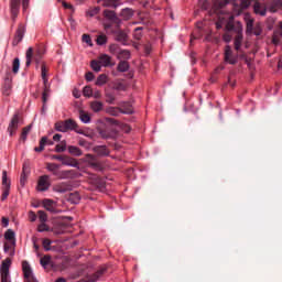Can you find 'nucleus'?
I'll use <instances>...</instances> for the list:
<instances>
[{"label": "nucleus", "mask_w": 282, "mask_h": 282, "mask_svg": "<svg viewBox=\"0 0 282 282\" xmlns=\"http://www.w3.org/2000/svg\"><path fill=\"white\" fill-rule=\"evenodd\" d=\"M223 39H224L225 43H230V41H232V36L230 34H228V33L225 34L223 36Z\"/></svg>", "instance_id": "bf43d9fd"}, {"label": "nucleus", "mask_w": 282, "mask_h": 282, "mask_svg": "<svg viewBox=\"0 0 282 282\" xmlns=\"http://www.w3.org/2000/svg\"><path fill=\"white\" fill-rule=\"evenodd\" d=\"M243 20L246 22V25H247V33L248 34H253L256 36H261V32H262V29H261V25L257 24L256 28H254V19L252 18V15L250 13H245L243 14Z\"/></svg>", "instance_id": "f03ea898"}, {"label": "nucleus", "mask_w": 282, "mask_h": 282, "mask_svg": "<svg viewBox=\"0 0 282 282\" xmlns=\"http://www.w3.org/2000/svg\"><path fill=\"white\" fill-rule=\"evenodd\" d=\"M251 3H252V0H240V8L242 10H246V8H250Z\"/></svg>", "instance_id": "09e8293b"}, {"label": "nucleus", "mask_w": 282, "mask_h": 282, "mask_svg": "<svg viewBox=\"0 0 282 282\" xmlns=\"http://www.w3.org/2000/svg\"><path fill=\"white\" fill-rule=\"evenodd\" d=\"M235 15L230 13H224L218 17V21L216 22L217 30H221L225 25V30L227 32H230L231 30H235Z\"/></svg>", "instance_id": "f257e3e1"}, {"label": "nucleus", "mask_w": 282, "mask_h": 282, "mask_svg": "<svg viewBox=\"0 0 282 282\" xmlns=\"http://www.w3.org/2000/svg\"><path fill=\"white\" fill-rule=\"evenodd\" d=\"M46 145H47V137H43L40 140V147L39 148H34V151H36V153H41V151L45 150Z\"/></svg>", "instance_id": "a878e982"}, {"label": "nucleus", "mask_w": 282, "mask_h": 282, "mask_svg": "<svg viewBox=\"0 0 282 282\" xmlns=\"http://www.w3.org/2000/svg\"><path fill=\"white\" fill-rule=\"evenodd\" d=\"M59 166L56 163H47L46 170L50 171V173H53L56 177H59L62 180L63 174L58 171Z\"/></svg>", "instance_id": "f8f14e48"}, {"label": "nucleus", "mask_w": 282, "mask_h": 282, "mask_svg": "<svg viewBox=\"0 0 282 282\" xmlns=\"http://www.w3.org/2000/svg\"><path fill=\"white\" fill-rule=\"evenodd\" d=\"M41 70H42V80L44 83L43 94H51L52 90L50 89V83L47 80V68L45 67V65L42 66Z\"/></svg>", "instance_id": "9d476101"}, {"label": "nucleus", "mask_w": 282, "mask_h": 282, "mask_svg": "<svg viewBox=\"0 0 282 282\" xmlns=\"http://www.w3.org/2000/svg\"><path fill=\"white\" fill-rule=\"evenodd\" d=\"M48 98H50V93H43L42 94L43 110H45V104L47 102Z\"/></svg>", "instance_id": "864d4df0"}, {"label": "nucleus", "mask_w": 282, "mask_h": 282, "mask_svg": "<svg viewBox=\"0 0 282 282\" xmlns=\"http://www.w3.org/2000/svg\"><path fill=\"white\" fill-rule=\"evenodd\" d=\"M50 186H51L50 176L48 175L40 176L37 181L36 191H39L40 193H45V191H50Z\"/></svg>", "instance_id": "39448f33"}, {"label": "nucleus", "mask_w": 282, "mask_h": 282, "mask_svg": "<svg viewBox=\"0 0 282 282\" xmlns=\"http://www.w3.org/2000/svg\"><path fill=\"white\" fill-rule=\"evenodd\" d=\"M9 195H10V187H4L2 193V202H4V199H8Z\"/></svg>", "instance_id": "5fc2aeb1"}, {"label": "nucleus", "mask_w": 282, "mask_h": 282, "mask_svg": "<svg viewBox=\"0 0 282 282\" xmlns=\"http://www.w3.org/2000/svg\"><path fill=\"white\" fill-rule=\"evenodd\" d=\"M10 91H12V82L8 79L4 85V94L10 96Z\"/></svg>", "instance_id": "a19ab883"}, {"label": "nucleus", "mask_w": 282, "mask_h": 282, "mask_svg": "<svg viewBox=\"0 0 282 282\" xmlns=\"http://www.w3.org/2000/svg\"><path fill=\"white\" fill-rule=\"evenodd\" d=\"M281 9H282V0H278L269 7V12H279V10Z\"/></svg>", "instance_id": "412c9836"}, {"label": "nucleus", "mask_w": 282, "mask_h": 282, "mask_svg": "<svg viewBox=\"0 0 282 282\" xmlns=\"http://www.w3.org/2000/svg\"><path fill=\"white\" fill-rule=\"evenodd\" d=\"M73 95L75 98H80V93L78 90H74Z\"/></svg>", "instance_id": "338daca9"}, {"label": "nucleus", "mask_w": 282, "mask_h": 282, "mask_svg": "<svg viewBox=\"0 0 282 282\" xmlns=\"http://www.w3.org/2000/svg\"><path fill=\"white\" fill-rule=\"evenodd\" d=\"M118 58H123V61H129V58H131V53L127 50L120 51Z\"/></svg>", "instance_id": "e433bc0d"}, {"label": "nucleus", "mask_w": 282, "mask_h": 282, "mask_svg": "<svg viewBox=\"0 0 282 282\" xmlns=\"http://www.w3.org/2000/svg\"><path fill=\"white\" fill-rule=\"evenodd\" d=\"M97 152L99 155H109V150H107V147L105 145L97 148Z\"/></svg>", "instance_id": "49530a36"}, {"label": "nucleus", "mask_w": 282, "mask_h": 282, "mask_svg": "<svg viewBox=\"0 0 282 282\" xmlns=\"http://www.w3.org/2000/svg\"><path fill=\"white\" fill-rule=\"evenodd\" d=\"M10 224V220L8 218H2V225L4 226V228H8Z\"/></svg>", "instance_id": "680f3d73"}, {"label": "nucleus", "mask_w": 282, "mask_h": 282, "mask_svg": "<svg viewBox=\"0 0 282 282\" xmlns=\"http://www.w3.org/2000/svg\"><path fill=\"white\" fill-rule=\"evenodd\" d=\"M90 66H91V69H93L94 72H100V70L102 69V66H101L99 59H98V61H93V62L90 63Z\"/></svg>", "instance_id": "f704fd0d"}, {"label": "nucleus", "mask_w": 282, "mask_h": 282, "mask_svg": "<svg viewBox=\"0 0 282 282\" xmlns=\"http://www.w3.org/2000/svg\"><path fill=\"white\" fill-rule=\"evenodd\" d=\"M30 131H32V126L23 128L21 139L24 141L28 140V133H30Z\"/></svg>", "instance_id": "ea45409f"}, {"label": "nucleus", "mask_w": 282, "mask_h": 282, "mask_svg": "<svg viewBox=\"0 0 282 282\" xmlns=\"http://www.w3.org/2000/svg\"><path fill=\"white\" fill-rule=\"evenodd\" d=\"M55 282H67L64 278H58Z\"/></svg>", "instance_id": "774afa93"}, {"label": "nucleus", "mask_w": 282, "mask_h": 282, "mask_svg": "<svg viewBox=\"0 0 282 282\" xmlns=\"http://www.w3.org/2000/svg\"><path fill=\"white\" fill-rule=\"evenodd\" d=\"M66 124V130L67 131H75V129H77L78 124L76 123V121L68 119L64 121Z\"/></svg>", "instance_id": "5701e85b"}, {"label": "nucleus", "mask_w": 282, "mask_h": 282, "mask_svg": "<svg viewBox=\"0 0 282 282\" xmlns=\"http://www.w3.org/2000/svg\"><path fill=\"white\" fill-rule=\"evenodd\" d=\"M78 144L79 147H84V149H89V142L85 140H79Z\"/></svg>", "instance_id": "4d7b16f0"}, {"label": "nucleus", "mask_w": 282, "mask_h": 282, "mask_svg": "<svg viewBox=\"0 0 282 282\" xmlns=\"http://www.w3.org/2000/svg\"><path fill=\"white\" fill-rule=\"evenodd\" d=\"M63 165L64 166H73V169H76V166H78V161H76L75 159H72V158L64 159Z\"/></svg>", "instance_id": "b1692460"}, {"label": "nucleus", "mask_w": 282, "mask_h": 282, "mask_svg": "<svg viewBox=\"0 0 282 282\" xmlns=\"http://www.w3.org/2000/svg\"><path fill=\"white\" fill-rule=\"evenodd\" d=\"M118 4H116V1L113 0H105L104 1V8H117Z\"/></svg>", "instance_id": "de8ad7c7"}, {"label": "nucleus", "mask_w": 282, "mask_h": 282, "mask_svg": "<svg viewBox=\"0 0 282 282\" xmlns=\"http://www.w3.org/2000/svg\"><path fill=\"white\" fill-rule=\"evenodd\" d=\"M275 19L274 18H268L267 20V25L269 30H272L274 28V23H275Z\"/></svg>", "instance_id": "3c124183"}, {"label": "nucleus", "mask_w": 282, "mask_h": 282, "mask_svg": "<svg viewBox=\"0 0 282 282\" xmlns=\"http://www.w3.org/2000/svg\"><path fill=\"white\" fill-rule=\"evenodd\" d=\"M68 153H70V155H74L75 158H80V155H83V150H80V148L78 147L69 145Z\"/></svg>", "instance_id": "f3484780"}, {"label": "nucleus", "mask_w": 282, "mask_h": 282, "mask_svg": "<svg viewBox=\"0 0 282 282\" xmlns=\"http://www.w3.org/2000/svg\"><path fill=\"white\" fill-rule=\"evenodd\" d=\"M107 44V35L101 34L97 37V45H106Z\"/></svg>", "instance_id": "a18cd8bd"}, {"label": "nucleus", "mask_w": 282, "mask_h": 282, "mask_svg": "<svg viewBox=\"0 0 282 282\" xmlns=\"http://www.w3.org/2000/svg\"><path fill=\"white\" fill-rule=\"evenodd\" d=\"M238 56L232 54V48H230V45H227L225 48V61L229 63V65L237 64Z\"/></svg>", "instance_id": "6e6552de"}, {"label": "nucleus", "mask_w": 282, "mask_h": 282, "mask_svg": "<svg viewBox=\"0 0 282 282\" xmlns=\"http://www.w3.org/2000/svg\"><path fill=\"white\" fill-rule=\"evenodd\" d=\"M42 206L45 208V210H48V213L58 214L61 210L57 209L58 203H56L53 199L45 198L42 200Z\"/></svg>", "instance_id": "423d86ee"}, {"label": "nucleus", "mask_w": 282, "mask_h": 282, "mask_svg": "<svg viewBox=\"0 0 282 282\" xmlns=\"http://www.w3.org/2000/svg\"><path fill=\"white\" fill-rule=\"evenodd\" d=\"M101 94L99 93V90H96L95 93H93V98H101Z\"/></svg>", "instance_id": "69168bd1"}, {"label": "nucleus", "mask_w": 282, "mask_h": 282, "mask_svg": "<svg viewBox=\"0 0 282 282\" xmlns=\"http://www.w3.org/2000/svg\"><path fill=\"white\" fill-rule=\"evenodd\" d=\"M37 215L41 224H45V221H47V214L45 212L39 210Z\"/></svg>", "instance_id": "79ce46f5"}, {"label": "nucleus", "mask_w": 282, "mask_h": 282, "mask_svg": "<svg viewBox=\"0 0 282 282\" xmlns=\"http://www.w3.org/2000/svg\"><path fill=\"white\" fill-rule=\"evenodd\" d=\"M14 237L15 234L12 229H8L4 234V239H7V241H14Z\"/></svg>", "instance_id": "c9c22d12"}, {"label": "nucleus", "mask_w": 282, "mask_h": 282, "mask_svg": "<svg viewBox=\"0 0 282 282\" xmlns=\"http://www.w3.org/2000/svg\"><path fill=\"white\" fill-rule=\"evenodd\" d=\"M63 138V135L62 134H58V133H56L55 135H53V140H54V142H61V139Z\"/></svg>", "instance_id": "052dcab7"}, {"label": "nucleus", "mask_w": 282, "mask_h": 282, "mask_svg": "<svg viewBox=\"0 0 282 282\" xmlns=\"http://www.w3.org/2000/svg\"><path fill=\"white\" fill-rule=\"evenodd\" d=\"M55 131H59L61 133H67V126H66L65 121L56 122Z\"/></svg>", "instance_id": "aec40b11"}, {"label": "nucleus", "mask_w": 282, "mask_h": 282, "mask_svg": "<svg viewBox=\"0 0 282 282\" xmlns=\"http://www.w3.org/2000/svg\"><path fill=\"white\" fill-rule=\"evenodd\" d=\"M42 246L44 248V250H46V252H50V250H52V242L50 239H44L42 242Z\"/></svg>", "instance_id": "c03bdc74"}, {"label": "nucleus", "mask_w": 282, "mask_h": 282, "mask_svg": "<svg viewBox=\"0 0 282 282\" xmlns=\"http://www.w3.org/2000/svg\"><path fill=\"white\" fill-rule=\"evenodd\" d=\"M22 272L24 274V282H39L34 276L32 267H30V263L28 261L22 262Z\"/></svg>", "instance_id": "20e7f679"}, {"label": "nucleus", "mask_w": 282, "mask_h": 282, "mask_svg": "<svg viewBox=\"0 0 282 282\" xmlns=\"http://www.w3.org/2000/svg\"><path fill=\"white\" fill-rule=\"evenodd\" d=\"M141 31H142V28H137V29L134 30V39H137V41H140V40L142 39V33H141Z\"/></svg>", "instance_id": "603ef678"}, {"label": "nucleus", "mask_w": 282, "mask_h": 282, "mask_svg": "<svg viewBox=\"0 0 282 282\" xmlns=\"http://www.w3.org/2000/svg\"><path fill=\"white\" fill-rule=\"evenodd\" d=\"M107 113H109V116H120V113L130 115L133 113V109L128 108L127 110H122L118 107H109L107 108Z\"/></svg>", "instance_id": "1a4fd4ad"}, {"label": "nucleus", "mask_w": 282, "mask_h": 282, "mask_svg": "<svg viewBox=\"0 0 282 282\" xmlns=\"http://www.w3.org/2000/svg\"><path fill=\"white\" fill-rule=\"evenodd\" d=\"M108 80L109 77L106 74H101L97 77L95 85H97L98 87H102V85H107Z\"/></svg>", "instance_id": "a211bd4d"}, {"label": "nucleus", "mask_w": 282, "mask_h": 282, "mask_svg": "<svg viewBox=\"0 0 282 282\" xmlns=\"http://www.w3.org/2000/svg\"><path fill=\"white\" fill-rule=\"evenodd\" d=\"M52 261V257L50 256H44L43 258H41L40 263L41 265H43L44 268H47L48 263H51Z\"/></svg>", "instance_id": "58836bf2"}, {"label": "nucleus", "mask_w": 282, "mask_h": 282, "mask_svg": "<svg viewBox=\"0 0 282 282\" xmlns=\"http://www.w3.org/2000/svg\"><path fill=\"white\" fill-rule=\"evenodd\" d=\"M118 72H129V62L121 61L117 67Z\"/></svg>", "instance_id": "c85d7f7f"}, {"label": "nucleus", "mask_w": 282, "mask_h": 282, "mask_svg": "<svg viewBox=\"0 0 282 282\" xmlns=\"http://www.w3.org/2000/svg\"><path fill=\"white\" fill-rule=\"evenodd\" d=\"M47 230H50V227L47 226V224L42 223L41 225H39L37 227V231L39 232H47Z\"/></svg>", "instance_id": "8fccbe9b"}, {"label": "nucleus", "mask_w": 282, "mask_h": 282, "mask_svg": "<svg viewBox=\"0 0 282 282\" xmlns=\"http://www.w3.org/2000/svg\"><path fill=\"white\" fill-rule=\"evenodd\" d=\"M99 63L101 65V67H112V63H111V56L107 55V54H102L99 56Z\"/></svg>", "instance_id": "4468645a"}, {"label": "nucleus", "mask_w": 282, "mask_h": 282, "mask_svg": "<svg viewBox=\"0 0 282 282\" xmlns=\"http://www.w3.org/2000/svg\"><path fill=\"white\" fill-rule=\"evenodd\" d=\"M24 34H25V29L23 26H20L17 30L15 37L13 40V45H19L21 41H23Z\"/></svg>", "instance_id": "2eb2a0df"}, {"label": "nucleus", "mask_w": 282, "mask_h": 282, "mask_svg": "<svg viewBox=\"0 0 282 282\" xmlns=\"http://www.w3.org/2000/svg\"><path fill=\"white\" fill-rule=\"evenodd\" d=\"M104 104L102 101H93L90 102V109L95 111V113H98L99 111H102Z\"/></svg>", "instance_id": "6ab92c4d"}, {"label": "nucleus", "mask_w": 282, "mask_h": 282, "mask_svg": "<svg viewBox=\"0 0 282 282\" xmlns=\"http://www.w3.org/2000/svg\"><path fill=\"white\" fill-rule=\"evenodd\" d=\"M104 17L108 19L109 21H116V12L111 10H105Z\"/></svg>", "instance_id": "c756f323"}, {"label": "nucleus", "mask_w": 282, "mask_h": 282, "mask_svg": "<svg viewBox=\"0 0 282 282\" xmlns=\"http://www.w3.org/2000/svg\"><path fill=\"white\" fill-rule=\"evenodd\" d=\"M82 41L84 43H87V45H89V47H94V43H91V36H89V34H84L82 36Z\"/></svg>", "instance_id": "37998d69"}, {"label": "nucleus", "mask_w": 282, "mask_h": 282, "mask_svg": "<svg viewBox=\"0 0 282 282\" xmlns=\"http://www.w3.org/2000/svg\"><path fill=\"white\" fill-rule=\"evenodd\" d=\"M66 149H67V142L66 141H62V142H59V144H57L55 147V151L57 153H63V151H66Z\"/></svg>", "instance_id": "72a5a7b5"}, {"label": "nucleus", "mask_w": 282, "mask_h": 282, "mask_svg": "<svg viewBox=\"0 0 282 282\" xmlns=\"http://www.w3.org/2000/svg\"><path fill=\"white\" fill-rule=\"evenodd\" d=\"M2 186H4V188H10V180L8 178L7 171L2 172Z\"/></svg>", "instance_id": "7c9ffc66"}, {"label": "nucleus", "mask_w": 282, "mask_h": 282, "mask_svg": "<svg viewBox=\"0 0 282 282\" xmlns=\"http://www.w3.org/2000/svg\"><path fill=\"white\" fill-rule=\"evenodd\" d=\"M29 218H30V221H36V214L34 212H30L29 213Z\"/></svg>", "instance_id": "13d9d810"}, {"label": "nucleus", "mask_w": 282, "mask_h": 282, "mask_svg": "<svg viewBox=\"0 0 282 282\" xmlns=\"http://www.w3.org/2000/svg\"><path fill=\"white\" fill-rule=\"evenodd\" d=\"M120 17H122V19H124V21H129V19H131L133 17V10L131 9H123L120 13Z\"/></svg>", "instance_id": "4be33fe9"}, {"label": "nucleus", "mask_w": 282, "mask_h": 282, "mask_svg": "<svg viewBox=\"0 0 282 282\" xmlns=\"http://www.w3.org/2000/svg\"><path fill=\"white\" fill-rule=\"evenodd\" d=\"M242 41L243 35L241 33H238V35L235 37V50L239 51L241 48Z\"/></svg>", "instance_id": "cd10ccee"}, {"label": "nucleus", "mask_w": 282, "mask_h": 282, "mask_svg": "<svg viewBox=\"0 0 282 282\" xmlns=\"http://www.w3.org/2000/svg\"><path fill=\"white\" fill-rule=\"evenodd\" d=\"M79 120H82L84 122V124H89V122H91V117L89 116V113H87L85 111H80Z\"/></svg>", "instance_id": "393cba45"}, {"label": "nucleus", "mask_w": 282, "mask_h": 282, "mask_svg": "<svg viewBox=\"0 0 282 282\" xmlns=\"http://www.w3.org/2000/svg\"><path fill=\"white\" fill-rule=\"evenodd\" d=\"M62 4H63V8H66V9H68V10H72V8H74V7H72V4H68V3L65 2V1H62Z\"/></svg>", "instance_id": "0e129e2a"}, {"label": "nucleus", "mask_w": 282, "mask_h": 282, "mask_svg": "<svg viewBox=\"0 0 282 282\" xmlns=\"http://www.w3.org/2000/svg\"><path fill=\"white\" fill-rule=\"evenodd\" d=\"M253 12L254 14H259L260 17H265L268 9L265 8V4H261L260 2H254Z\"/></svg>", "instance_id": "9b49d317"}, {"label": "nucleus", "mask_w": 282, "mask_h": 282, "mask_svg": "<svg viewBox=\"0 0 282 282\" xmlns=\"http://www.w3.org/2000/svg\"><path fill=\"white\" fill-rule=\"evenodd\" d=\"M21 68V61L19 57H15L12 62V72L13 74H19V69Z\"/></svg>", "instance_id": "bb28decb"}, {"label": "nucleus", "mask_w": 282, "mask_h": 282, "mask_svg": "<svg viewBox=\"0 0 282 282\" xmlns=\"http://www.w3.org/2000/svg\"><path fill=\"white\" fill-rule=\"evenodd\" d=\"M10 265H12V260L7 258L0 267L1 282H12L10 280Z\"/></svg>", "instance_id": "7ed1b4c3"}, {"label": "nucleus", "mask_w": 282, "mask_h": 282, "mask_svg": "<svg viewBox=\"0 0 282 282\" xmlns=\"http://www.w3.org/2000/svg\"><path fill=\"white\" fill-rule=\"evenodd\" d=\"M85 78L86 80H88V83H91V80H94V73L91 72L86 73Z\"/></svg>", "instance_id": "6e6d98bb"}, {"label": "nucleus", "mask_w": 282, "mask_h": 282, "mask_svg": "<svg viewBox=\"0 0 282 282\" xmlns=\"http://www.w3.org/2000/svg\"><path fill=\"white\" fill-rule=\"evenodd\" d=\"M282 36V22H279V29L273 32L272 43L279 45Z\"/></svg>", "instance_id": "ddd939ff"}, {"label": "nucleus", "mask_w": 282, "mask_h": 282, "mask_svg": "<svg viewBox=\"0 0 282 282\" xmlns=\"http://www.w3.org/2000/svg\"><path fill=\"white\" fill-rule=\"evenodd\" d=\"M53 191L55 193H67V191H70V186L67 183H59L53 187Z\"/></svg>", "instance_id": "dca6fc26"}, {"label": "nucleus", "mask_w": 282, "mask_h": 282, "mask_svg": "<svg viewBox=\"0 0 282 282\" xmlns=\"http://www.w3.org/2000/svg\"><path fill=\"white\" fill-rule=\"evenodd\" d=\"M83 95L86 98H91L94 96V89H91V86H85L83 89Z\"/></svg>", "instance_id": "2f4dec72"}, {"label": "nucleus", "mask_w": 282, "mask_h": 282, "mask_svg": "<svg viewBox=\"0 0 282 282\" xmlns=\"http://www.w3.org/2000/svg\"><path fill=\"white\" fill-rule=\"evenodd\" d=\"M19 122H20V118H19V113L13 115L9 127H8V133L9 135H14V133H17V130L19 129Z\"/></svg>", "instance_id": "0eeeda50"}, {"label": "nucleus", "mask_w": 282, "mask_h": 282, "mask_svg": "<svg viewBox=\"0 0 282 282\" xmlns=\"http://www.w3.org/2000/svg\"><path fill=\"white\" fill-rule=\"evenodd\" d=\"M98 12H100V7H95V8L88 9L86 14L87 17H96Z\"/></svg>", "instance_id": "4c0bfd02"}, {"label": "nucleus", "mask_w": 282, "mask_h": 282, "mask_svg": "<svg viewBox=\"0 0 282 282\" xmlns=\"http://www.w3.org/2000/svg\"><path fill=\"white\" fill-rule=\"evenodd\" d=\"M33 54H34V52H33L32 47H29L26 51V67H30V65H32Z\"/></svg>", "instance_id": "473e14b6"}, {"label": "nucleus", "mask_w": 282, "mask_h": 282, "mask_svg": "<svg viewBox=\"0 0 282 282\" xmlns=\"http://www.w3.org/2000/svg\"><path fill=\"white\" fill-rule=\"evenodd\" d=\"M53 160H58L59 162H62L63 164V161H65V158L61 156V155H54L53 156Z\"/></svg>", "instance_id": "e2e57ef3"}]
</instances>
